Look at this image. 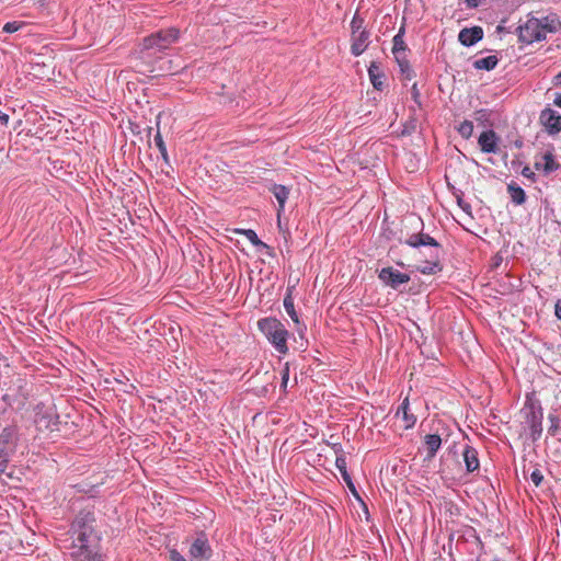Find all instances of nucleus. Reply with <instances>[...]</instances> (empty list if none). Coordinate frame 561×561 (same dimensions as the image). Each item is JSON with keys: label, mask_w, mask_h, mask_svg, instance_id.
<instances>
[{"label": "nucleus", "mask_w": 561, "mask_h": 561, "mask_svg": "<svg viewBox=\"0 0 561 561\" xmlns=\"http://www.w3.org/2000/svg\"><path fill=\"white\" fill-rule=\"evenodd\" d=\"M68 534L72 540L70 556L95 554L100 549L102 534L96 528L95 506L88 504L77 512L70 523Z\"/></svg>", "instance_id": "nucleus-1"}, {"label": "nucleus", "mask_w": 561, "mask_h": 561, "mask_svg": "<svg viewBox=\"0 0 561 561\" xmlns=\"http://www.w3.org/2000/svg\"><path fill=\"white\" fill-rule=\"evenodd\" d=\"M421 226L424 227L422 221ZM400 242L413 249H419L425 257L422 264L416 266L417 272L423 275H435L443 271V247L436 239L423 232V229L420 232L409 234L405 240H400Z\"/></svg>", "instance_id": "nucleus-2"}, {"label": "nucleus", "mask_w": 561, "mask_h": 561, "mask_svg": "<svg viewBox=\"0 0 561 561\" xmlns=\"http://www.w3.org/2000/svg\"><path fill=\"white\" fill-rule=\"evenodd\" d=\"M1 390L3 391L1 400L5 405L3 412L7 408L16 411L24 409L30 397L25 376L19 373L5 376L1 383Z\"/></svg>", "instance_id": "nucleus-3"}, {"label": "nucleus", "mask_w": 561, "mask_h": 561, "mask_svg": "<svg viewBox=\"0 0 561 561\" xmlns=\"http://www.w3.org/2000/svg\"><path fill=\"white\" fill-rule=\"evenodd\" d=\"M523 417V425L529 430V437L536 443L542 435L543 409L535 393H527L523 408L519 411Z\"/></svg>", "instance_id": "nucleus-4"}, {"label": "nucleus", "mask_w": 561, "mask_h": 561, "mask_svg": "<svg viewBox=\"0 0 561 561\" xmlns=\"http://www.w3.org/2000/svg\"><path fill=\"white\" fill-rule=\"evenodd\" d=\"M257 329L279 354L288 353L287 340L289 332L275 317L262 318L257 321Z\"/></svg>", "instance_id": "nucleus-5"}, {"label": "nucleus", "mask_w": 561, "mask_h": 561, "mask_svg": "<svg viewBox=\"0 0 561 561\" xmlns=\"http://www.w3.org/2000/svg\"><path fill=\"white\" fill-rule=\"evenodd\" d=\"M180 38V30L171 26L161 28L148 36L142 41V51H159L162 53L168 49L173 43H176Z\"/></svg>", "instance_id": "nucleus-6"}, {"label": "nucleus", "mask_w": 561, "mask_h": 561, "mask_svg": "<svg viewBox=\"0 0 561 561\" xmlns=\"http://www.w3.org/2000/svg\"><path fill=\"white\" fill-rule=\"evenodd\" d=\"M351 54L360 56L369 46L370 32L365 26V19L357 12L351 21Z\"/></svg>", "instance_id": "nucleus-7"}, {"label": "nucleus", "mask_w": 561, "mask_h": 561, "mask_svg": "<svg viewBox=\"0 0 561 561\" xmlns=\"http://www.w3.org/2000/svg\"><path fill=\"white\" fill-rule=\"evenodd\" d=\"M213 553L207 534L204 530L196 531L188 548L191 561H209Z\"/></svg>", "instance_id": "nucleus-8"}, {"label": "nucleus", "mask_w": 561, "mask_h": 561, "mask_svg": "<svg viewBox=\"0 0 561 561\" xmlns=\"http://www.w3.org/2000/svg\"><path fill=\"white\" fill-rule=\"evenodd\" d=\"M19 428L15 424L5 426L0 433V458H11L16 451Z\"/></svg>", "instance_id": "nucleus-9"}, {"label": "nucleus", "mask_w": 561, "mask_h": 561, "mask_svg": "<svg viewBox=\"0 0 561 561\" xmlns=\"http://www.w3.org/2000/svg\"><path fill=\"white\" fill-rule=\"evenodd\" d=\"M518 39L525 44H533L545 39V35L539 31L538 18L528 16L524 25L517 28Z\"/></svg>", "instance_id": "nucleus-10"}, {"label": "nucleus", "mask_w": 561, "mask_h": 561, "mask_svg": "<svg viewBox=\"0 0 561 561\" xmlns=\"http://www.w3.org/2000/svg\"><path fill=\"white\" fill-rule=\"evenodd\" d=\"M380 282L394 290H399L400 286L410 282V275L394 270L391 266L383 267L378 272Z\"/></svg>", "instance_id": "nucleus-11"}, {"label": "nucleus", "mask_w": 561, "mask_h": 561, "mask_svg": "<svg viewBox=\"0 0 561 561\" xmlns=\"http://www.w3.org/2000/svg\"><path fill=\"white\" fill-rule=\"evenodd\" d=\"M534 168L541 172L543 175H549L561 168L553 153V149L547 150L539 158H536Z\"/></svg>", "instance_id": "nucleus-12"}, {"label": "nucleus", "mask_w": 561, "mask_h": 561, "mask_svg": "<svg viewBox=\"0 0 561 561\" xmlns=\"http://www.w3.org/2000/svg\"><path fill=\"white\" fill-rule=\"evenodd\" d=\"M539 119L550 135L561 131V115L558 112L547 107L541 111Z\"/></svg>", "instance_id": "nucleus-13"}, {"label": "nucleus", "mask_w": 561, "mask_h": 561, "mask_svg": "<svg viewBox=\"0 0 561 561\" xmlns=\"http://www.w3.org/2000/svg\"><path fill=\"white\" fill-rule=\"evenodd\" d=\"M499 135L493 129H486L482 131L478 138V145L484 153H496L500 142Z\"/></svg>", "instance_id": "nucleus-14"}, {"label": "nucleus", "mask_w": 561, "mask_h": 561, "mask_svg": "<svg viewBox=\"0 0 561 561\" xmlns=\"http://www.w3.org/2000/svg\"><path fill=\"white\" fill-rule=\"evenodd\" d=\"M483 38L481 26L465 27L458 34V41L466 47L473 46Z\"/></svg>", "instance_id": "nucleus-15"}, {"label": "nucleus", "mask_w": 561, "mask_h": 561, "mask_svg": "<svg viewBox=\"0 0 561 561\" xmlns=\"http://www.w3.org/2000/svg\"><path fill=\"white\" fill-rule=\"evenodd\" d=\"M539 31L547 36V33H557L561 28V21L557 13H550L538 18Z\"/></svg>", "instance_id": "nucleus-16"}, {"label": "nucleus", "mask_w": 561, "mask_h": 561, "mask_svg": "<svg viewBox=\"0 0 561 561\" xmlns=\"http://www.w3.org/2000/svg\"><path fill=\"white\" fill-rule=\"evenodd\" d=\"M539 31L547 36V33H557L561 28V21L557 13H550L538 18Z\"/></svg>", "instance_id": "nucleus-17"}, {"label": "nucleus", "mask_w": 561, "mask_h": 561, "mask_svg": "<svg viewBox=\"0 0 561 561\" xmlns=\"http://www.w3.org/2000/svg\"><path fill=\"white\" fill-rule=\"evenodd\" d=\"M478 455V450L474 447L468 444L465 445L462 449V458L468 473L479 470L480 461Z\"/></svg>", "instance_id": "nucleus-18"}, {"label": "nucleus", "mask_w": 561, "mask_h": 561, "mask_svg": "<svg viewBox=\"0 0 561 561\" xmlns=\"http://www.w3.org/2000/svg\"><path fill=\"white\" fill-rule=\"evenodd\" d=\"M368 76L369 80L373 84V87L378 90L382 91L385 85V79L386 75L378 61H371L368 67Z\"/></svg>", "instance_id": "nucleus-19"}, {"label": "nucleus", "mask_w": 561, "mask_h": 561, "mask_svg": "<svg viewBox=\"0 0 561 561\" xmlns=\"http://www.w3.org/2000/svg\"><path fill=\"white\" fill-rule=\"evenodd\" d=\"M404 34H405V23L403 22L400 26L398 33L392 38V54L394 59H399L402 56H407V51H409V48L404 42Z\"/></svg>", "instance_id": "nucleus-20"}, {"label": "nucleus", "mask_w": 561, "mask_h": 561, "mask_svg": "<svg viewBox=\"0 0 561 561\" xmlns=\"http://www.w3.org/2000/svg\"><path fill=\"white\" fill-rule=\"evenodd\" d=\"M442 446V438L438 434H427L424 437L423 447L426 450L425 460L431 461L435 458Z\"/></svg>", "instance_id": "nucleus-21"}, {"label": "nucleus", "mask_w": 561, "mask_h": 561, "mask_svg": "<svg viewBox=\"0 0 561 561\" xmlns=\"http://www.w3.org/2000/svg\"><path fill=\"white\" fill-rule=\"evenodd\" d=\"M270 191L272 192V194L274 195L278 203L277 217L279 218L282 213H284L285 210V204L288 199L290 190L285 185L274 183L270 187Z\"/></svg>", "instance_id": "nucleus-22"}, {"label": "nucleus", "mask_w": 561, "mask_h": 561, "mask_svg": "<svg viewBox=\"0 0 561 561\" xmlns=\"http://www.w3.org/2000/svg\"><path fill=\"white\" fill-rule=\"evenodd\" d=\"M396 415H402V420L404 422V430H410L414 427L417 421L416 415H414L410 410V402L408 397L404 398L401 404L399 405Z\"/></svg>", "instance_id": "nucleus-23"}, {"label": "nucleus", "mask_w": 561, "mask_h": 561, "mask_svg": "<svg viewBox=\"0 0 561 561\" xmlns=\"http://www.w3.org/2000/svg\"><path fill=\"white\" fill-rule=\"evenodd\" d=\"M335 453L339 455L336 456V459H335V467L339 469L344 482L346 484H350L351 483V474L348 473L347 471V462H346V457L343 453V449H342V446L341 445H337V448L335 449Z\"/></svg>", "instance_id": "nucleus-24"}, {"label": "nucleus", "mask_w": 561, "mask_h": 561, "mask_svg": "<svg viewBox=\"0 0 561 561\" xmlns=\"http://www.w3.org/2000/svg\"><path fill=\"white\" fill-rule=\"evenodd\" d=\"M507 193L515 205H523L526 202L525 191L513 181L507 184Z\"/></svg>", "instance_id": "nucleus-25"}, {"label": "nucleus", "mask_w": 561, "mask_h": 561, "mask_svg": "<svg viewBox=\"0 0 561 561\" xmlns=\"http://www.w3.org/2000/svg\"><path fill=\"white\" fill-rule=\"evenodd\" d=\"M293 289H294V287H287L286 295L284 297V308H285L286 312L288 313V316L290 317V319L295 323L298 324L299 318H298V313L295 309V304H294V298H293Z\"/></svg>", "instance_id": "nucleus-26"}, {"label": "nucleus", "mask_w": 561, "mask_h": 561, "mask_svg": "<svg viewBox=\"0 0 561 561\" xmlns=\"http://www.w3.org/2000/svg\"><path fill=\"white\" fill-rule=\"evenodd\" d=\"M499 64V58L495 55H490L473 61V68L477 70H493Z\"/></svg>", "instance_id": "nucleus-27"}, {"label": "nucleus", "mask_w": 561, "mask_h": 561, "mask_svg": "<svg viewBox=\"0 0 561 561\" xmlns=\"http://www.w3.org/2000/svg\"><path fill=\"white\" fill-rule=\"evenodd\" d=\"M239 233H242L247 237V239L257 248L259 251L266 250L267 253L272 251V248L267 245L265 242L261 241L256 234V232L252 229H242L238 230Z\"/></svg>", "instance_id": "nucleus-28"}, {"label": "nucleus", "mask_w": 561, "mask_h": 561, "mask_svg": "<svg viewBox=\"0 0 561 561\" xmlns=\"http://www.w3.org/2000/svg\"><path fill=\"white\" fill-rule=\"evenodd\" d=\"M548 420L550 422V426L548 427L549 435L557 437L561 442V417L557 414L549 413Z\"/></svg>", "instance_id": "nucleus-29"}, {"label": "nucleus", "mask_w": 561, "mask_h": 561, "mask_svg": "<svg viewBox=\"0 0 561 561\" xmlns=\"http://www.w3.org/2000/svg\"><path fill=\"white\" fill-rule=\"evenodd\" d=\"M396 62L399 66L403 79L411 80L415 76V72L410 65L408 56H402L399 59H396Z\"/></svg>", "instance_id": "nucleus-30"}, {"label": "nucleus", "mask_w": 561, "mask_h": 561, "mask_svg": "<svg viewBox=\"0 0 561 561\" xmlns=\"http://www.w3.org/2000/svg\"><path fill=\"white\" fill-rule=\"evenodd\" d=\"M457 131L462 138L469 139L473 134V123L468 119L461 122L457 127Z\"/></svg>", "instance_id": "nucleus-31"}, {"label": "nucleus", "mask_w": 561, "mask_h": 561, "mask_svg": "<svg viewBox=\"0 0 561 561\" xmlns=\"http://www.w3.org/2000/svg\"><path fill=\"white\" fill-rule=\"evenodd\" d=\"M154 144L157 146V148L159 149V152L162 157V159L165 161V162H169V156H168V151H167V146L163 141V138H162V135L160 134V131L158 130L156 136H154Z\"/></svg>", "instance_id": "nucleus-32"}, {"label": "nucleus", "mask_w": 561, "mask_h": 561, "mask_svg": "<svg viewBox=\"0 0 561 561\" xmlns=\"http://www.w3.org/2000/svg\"><path fill=\"white\" fill-rule=\"evenodd\" d=\"M43 420H47V422H46V425H45V426H46V428H48L49 431H51V432H53V431H59L58 425H59V423H60V422H59V416H58L57 414H55V415H50V414H47V413H46V414H44V415L42 416L41 421H43Z\"/></svg>", "instance_id": "nucleus-33"}, {"label": "nucleus", "mask_w": 561, "mask_h": 561, "mask_svg": "<svg viewBox=\"0 0 561 561\" xmlns=\"http://www.w3.org/2000/svg\"><path fill=\"white\" fill-rule=\"evenodd\" d=\"M71 559L73 561H104L102 554L100 553V549H95V554H93V552L90 556L82 553L80 557L79 554L72 556Z\"/></svg>", "instance_id": "nucleus-34"}, {"label": "nucleus", "mask_w": 561, "mask_h": 561, "mask_svg": "<svg viewBox=\"0 0 561 561\" xmlns=\"http://www.w3.org/2000/svg\"><path fill=\"white\" fill-rule=\"evenodd\" d=\"M25 25L24 22L22 21H12V22H7L3 27H2V31L4 33H8V34H12V33H15L18 32L20 28H22L23 26Z\"/></svg>", "instance_id": "nucleus-35"}, {"label": "nucleus", "mask_w": 561, "mask_h": 561, "mask_svg": "<svg viewBox=\"0 0 561 561\" xmlns=\"http://www.w3.org/2000/svg\"><path fill=\"white\" fill-rule=\"evenodd\" d=\"M416 127H417V121L416 118L414 117H411L409 121H407L404 124H403V129H402V135L405 136V135H412L413 133H415L416 130Z\"/></svg>", "instance_id": "nucleus-36"}, {"label": "nucleus", "mask_w": 561, "mask_h": 561, "mask_svg": "<svg viewBox=\"0 0 561 561\" xmlns=\"http://www.w3.org/2000/svg\"><path fill=\"white\" fill-rule=\"evenodd\" d=\"M462 195H463V193L461 191H459V193L456 194L457 204L466 214L470 215L471 214V205L469 203H467L466 201H463Z\"/></svg>", "instance_id": "nucleus-37"}, {"label": "nucleus", "mask_w": 561, "mask_h": 561, "mask_svg": "<svg viewBox=\"0 0 561 561\" xmlns=\"http://www.w3.org/2000/svg\"><path fill=\"white\" fill-rule=\"evenodd\" d=\"M411 96H412V100L414 101V103L416 104L417 107H422V101H421V92L419 90V87H417V83H413V85L411 87Z\"/></svg>", "instance_id": "nucleus-38"}, {"label": "nucleus", "mask_w": 561, "mask_h": 561, "mask_svg": "<svg viewBox=\"0 0 561 561\" xmlns=\"http://www.w3.org/2000/svg\"><path fill=\"white\" fill-rule=\"evenodd\" d=\"M530 479H531V481L534 482V484L536 486H539L542 483V481H543V474H542V472L538 468H536L530 473Z\"/></svg>", "instance_id": "nucleus-39"}, {"label": "nucleus", "mask_w": 561, "mask_h": 561, "mask_svg": "<svg viewBox=\"0 0 561 561\" xmlns=\"http://www.w3.org/2000/svg\"><path fill=\"white\" fill-rule=\"evenodd\" d=\"M289 380V367L288 365L285 366V368L282 370V385L284 391H286L287 382Z\"/></svg>", "instance_id": "nucleus-40"}, {"label": "nucleus", "mask_w": 561, "mask_h": 561, "mask_svg": "<svg viewBox=\"0 0 561 561\" xmlns=\"http://www.w3.org/2000/svg\"><path fill=\"white\" fill-rule=\"evenodd\" d=\"M169 560L170 561H187L176 549H171L169 551Z\"/></svg>", "instance_id": "nucleus-41"}, {"label": "nucleus", "mask_w": 561, "mask_h": 561, "mask_svg": "<svg viewBox=\"0 0 561 561\" xmlns=\"http://www.w3.org/2000/svg\"><path fill=\"white\" fill-rule=\"evenodd\" d=\"M522 175L525 176L526 179L530 180L531 182H536V180H537L536 174L527 165L523 168Z\"/></svg>", "instance_id": "nucleus-42"}, {"label": "nucleus", "mask_w": 561, "mask_h": 561, "mask_svg": "<svg viewBox=\"0 0 561 561\" xmlns=\"http://www.w3.org/2000/svg\"><path fill=\"white\" fill-rule=\"evenodd\" d=\"M476 114H477L476 119L479 122L488 121V118L490 116L488 110H484V108L477 111Z\"/></svg>", "instance_id": "nucleus-43"}, {"label": "nucleus", "mask_w": 561, "mask_h": 561, "mask_svg": "<svg viewBox=\"0 0 561 561\" xmlns=\"http://www.w3.org/2000/svg\"><path fill=\"white\" fill-rule=\"evenodd\" d=\"M11 458L7 457V458H0V477L5 473L7 469H8V465H9V461H10Z\"/></svg>", "instance_id": "nucleus-44"}, {"label": "nucleus", "mask_w": 561, "mask_h": 561, "mask_svg": "<svg viewBox=\"0 0 561 561\" xmlns=\"http://www.w3.org/2000/svg\"><path fill=\"white\" fill-rule=\"evenodd\" d=\"M554 314L559 320H561V299H558L556 302Z\"/></svg>", "instance_id": "nucleus-45"}, {"label": "nucleus", "mask_w": 561, "mask_h": 561, "mask_svg": "<svg viewBox=\"0 0 561 561\" xmlns=\"http://www.w3.org/2000/svg\"><path fill=\"white\" fill-rule=\"evenodd\" d=\"M0 122L3 125H7L9 122V115L3 113L1 110H0Z\"/></svg>", "instance_id": "nucleus-46"}, {"label": "nucleus", "mask_w": 561, "mask_h": 561, "mask_svg": "<svg viewBox=\"0 0 561 561\" xmlns=\"http://www.w3.org/2000/svg\"><path fill=\"white\" fill-rule=\"evenodd\" d=\"M469 8H477L480 0H465Z\"/></svg>", "instance_id": "nucleus-47"}, {"label": "nucleus", "mask_w": 561, "mask_h": 561, "mask_svg": "<svg viewBox=\"0 0 561 561\" xmlns=\"http://www.w3.org/2000/svg\"><path fill=\"white\" fill-rule=\"evenodd\" d=\"M553 103H554L558 107H561V93H558V94H557V96L554 98Z\"/></svg>", "instance_id": "nucleus-48"}, {"label": "nucleus", "mask_w": 561, "mask_h": 561, "mask_svg": "<svg viewBox=\"0 0 561 561\" xmlns=\"http://www.w3.org/2000/svg\"><path fill=\"white\" fill-rule=\"evenodd\" d=\"M348 486V489L355 494H356V488H355V484L353 482V480L351 479V483L350 484H346Z\"/></svg>", "instance_id": "nucleus-49"}, {"label": "nucleus", "mask_w": 561, "mask_h": 561, "mask_svg": "<svg viewBox=\"0 0 561 561\" xmlns=\"http://www.w3.org/2000/svg\"><path fill=\"white\" fill-rule=\"evenodd\" d=\"M556 84H561V72L556 76Z\"/></svg>", "instance_id": "nucleus-50"}, {"label": "nucleus", "mask_w": 561, "mask_h": 561, "mask_svg": "<svg viewBox=\"0 0 561 561\" xmlns=\"http://www.w3.org/2000/svg\"><path fill=\"white\" fill-rule=\"evenodd\" d=\"M397 264L400 266H404V264L402 262H398Z\"/></svg>", "instance_id": "nucleus-51"}]
</instances>
